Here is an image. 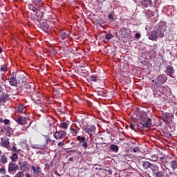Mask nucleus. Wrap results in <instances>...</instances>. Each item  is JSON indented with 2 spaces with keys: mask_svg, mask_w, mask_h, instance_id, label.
I'll list each match as a JSON object with an SVG mask.
<instances>
[{
  "mask_svg": "<svg viewBox=\"0 0 177 177\" xmlns=\"http://www.w3.org/2000/svg\"><path fill=\"white\" fill-rule=\"evenodd\" d=\"M124 158L125 160H127V161H129V155H124Z\"/></svg>",
  "mask_w": 177,
  "mask_h": 177,
  "instance_id": "55",
  "label": "nucleus"
},
{
  "mask_svg": "<svg viewBox=\"0 0 177 177\" xmlns=\"http://www.w3.org/2000/svg\"><path fill=\"white\" fill-rule=\"evenodd\" d=\"M18 74L19 73H17L16 72H13L10 75V78H8V81H9L10 85H11V86H17V78L16 77H17Z\"/></svg>",
  "mask_w": 177,
  "mask_h": 177,
  "instance_id": "6",
  "label": "nucleus"
},
{
  "mask_svg": "<svg viewBox=\"0 0 177 177\" xmlns=\"http://www.w3.org/2000/svg\"><path fill=\"white\" fill-rule=\"evenodd\" d=\"M60 37L62 41H66V38H68L70 37V31L68 30H63L60 32Z\"/></svg>",
  "mask_w": 177,
  "mask_h": 177,
  "instance_id": "20",
  "label": "nucleus"
},
{
  "mask_svg": "<svg viewBox=\"0 0 177 177\" xmlns=\"http://www.w3.org/2000/svg\"><path fill=\"white\" fill-rule=\"evenodd\" d=\"M9 100V94L3 93L0 95L1 103H6Z\"/></svg>",
  "mask_w": 177,
  "mask_h": 177,
  "instance_id": "22",
  "label": "nucleus"
},
{
  "mask_svg": "<svg viewBox=\"0 0 177 177\" xmlns=\"http://www.w3.org/2000/svg\"><path fill=\"white\" fill-rule=\"evenodd\" d=\"M0 174H1L2 175H5V174H6V169H5V167H1Z\"/></svg>",
  "mask_w": 177,
  "mask_h": 177,
  "instance_id": "46",
  "label": "nucleus"
},
{
  "mask_svg": "<svg viewBox=\"0 0 177 177\" xmlns=\"http://www.w3.org/2000/svg\"><path fill=\"white\" fill-rule=\"evenodd\" d=\"M3 122H4L5 125H8L9 124V122H10V121L8 119H5L3 120Z\"/></svg>",
  "mask_w": 177,
  "mask_h": 177,
  "instance_id": "53",
  "label": "nucleus"
},
{
  "mask_svg": "<svg viewBox=\"0 0 177 177\" xmlns=\"http://www.w3.org/2000/svg\"><path fill=\"white\" fill-rule=\"evenodd\" d=\"M154 31L156 33V35L158 36V37L162 38L164 37L165 29L162 28L161 25H156L155 26Z\"/></svg>",
  "mask_w": 177,
  "mask_h": 177,
  "instance_id": "9",
  "label": "nucleus"
},
{
  "mask_svg": "<svg viewBox=\"0 0 177 177\" xmlns=\"http://www.w3.org/2000/svg\"><path fill=\"white\" fill-rule=\"evenodd\" d=\"M26 150H30V148L28 147V145L26 147Z\"/></svg>",
  "mask_w": 177,
  "mask_h": 177,
  "instance_id": "64",
  "label": "nucleus"
},
{
  "mask_svg": "<svg viewBox=\"0 0 177 177\" xmlns=\"http://www.w3.org/2000/svg\"><path fill=\"white\" fill-rule=\"evenodd\" d=\"M138 129H145V128H151V122H150V119H148L147 122H140L137 124Z\"/></svg>",
  "mask_w": 177,
  "mask_h": 177,
  "instance_id": "12",
  "label": "nucleus"
},
{
  "mask_svg": "<svg viewBox=\"0 0 177 177\" xmlns=\"http://www.w3.org/2000/svg\"><path fill=\"white\" fill-rule=\"evenodd\" d=\"M28 122H29V125L27 127V128H28V127H30V125H31V122H30V119L24 118V119L22 120L21 125H27Z\"/></svg>",
  "mask_w": 177,
  "mask_h": 177,
  "instance_id": "31",
  "label": "nucleus"
},
{
  "mask_svg": "<svg viewBox=\"0 0 177 177\" xmlns=\"http://www.w3.org/2000/svg\"><path fill=\"white\" fill-rule=\"evenodd\" d=\"M140 37H141L140 33H136V34L135 35V38H136V39H140Z\"/></svg>",
  "mask_w": 177,
  "mask_h": 177,
  "instance_id": "50",
  "label": "nucleus"
},
{
  "mask_svg": "<svg viewBox=\"0 0 177 177\" xmlns=\"http://www.w3.org/2000/svg\"><path fill=\"white\" fill-rule=\"evenodd\" d=\"M77 139L80 143H82L83 149H88V142H86L85 137H81L79 136H77Z\"/></svg>",
  "mask_w": 177,
  "mask_h": 177,
  "instance_id": "17",
  "label": "nucleus"
},
{
  "mask_svg": "<svg viewBox=\"0 0 177 177\" xmlns=\"http://www.w3.org/2000/svg\"><path fill=\"white\" fill-rule=\"evenodd\" d=\"M32 100H35V102H38L39 101V97L37 96L36 95L33 94L32 95Z\"/></svg>",
  "mask_w": 177,
  "mask_h": 177,
  "instance_id": "42",
  "label": "nucleus"
},
{
  "mask_svg": "<svg viewBox=\"0 0 177 177\" xmlns=\"http://www.w3.org/2000/svg\"><path fill=\"white\" fill-rule=\"evenodd\" d=\"M17 169H19V165H17V164L14 162H10L8 164V174H14L15 172H17Z\"/></svg>",
  "mask_w": 177,
  "mask_h": 177,
  "instance_id": "8",
  "label": "nucleus"
},
{
  "mask_svg": "<svg viewBox=\"0 0 177 177\" xmlns=\"http://www.w3.org/2000/svg\"><path fill=\"white\" fill-rule=\"evenodd\" d=\"M18 165L20 171L24 174V172H28L30 171V164L27 161H19Z\"/></svg>",
  "mask_w": 177,
  "mask_h": 177,
  "instance_id": "4",
  "label": "nucleus"
},
{
  "mask_svg": "<svg viewBox=\"0 0 177 177\" xmlns=\"http://www.w3.org/2000/svg\"><path fill=\"white\" fill-rule=\"evenodd\" d=\"M162 118L165 121H168V120H171V113H164L162 115Z\"/></svg>",
  "mask_w": 177,
  "mask_h": 177,
  "instance_id": "32",
  "label": "nucleus"
},
{
  "mask_svg": "<svg viewBox=\"0 0 177 177\" xmlns=\"http://www.w3.org/2000/svg\"><path fill=\"white\" fill-rule=\"evenodd\" d=\"M157 38H158V36H157L156 30H153L149 37V39H151V41H157Z\"/></svg>",
  "mask_w": 177,
  "mask_h": 177,
  "instance_id": "25",
  "label": "nucleus"
},
{
  "mask_svg": "<svg viewBox=\"0 0 177 177\" xmlns=\"http://www.w3.org/2000/svg\"><path fill=\"white\" fill-rule=\"evenodd\" d=\"M152 174L154 177H165V173L164 171L160 170V167L157 165L152 171Z\"/></svg>",
  "mask_w": 177,
  "mask_h": 177,
  "instance_id": "7",
  "label": "nucleus"
},
{
  "mask_svg": "<svg viewBox=\"0 0 177 177\" xmlns=\"http://www.w3.org/2000/svg\"><path fill=\"white\" fill-rule=\"evenodd\" d=\"M12 133H13V129L8 127H6L4 135H6V136H10Z\"/></svg>",
  "mask_w": 177,
  "mask_h": 177,
  "instance_id": "26",
  "label": "nucleus"
},
{
  "mask_svg": "<svg viewBox=\"0 0 177 177\" xmlns=\"http://www.w3.org/2000/svg\"><path fill=\"white\" fill-rule=\"evenodd\" d=\"M12 151H13V153H19V151H20V149H17V148L14 146L12 149Z\"/></svg>",
  "mask_w": 177,
  "mask_h": 177,
  "instance_id": "49",
  "label": "nucleus"
},
{
  "mask_svg": "<svg viewBox=\"0 0 177 177\" xmlns=\"http://www.w3.org/2000/svg\"><path fill=\"white\" fill-rule=\"evenodd\" d=\"M165 73L167 75H169V77L174 78V75H172V74H174V67L171 66L170 65H167L166 66Z\"/></svg>",
  "mask_w": 177,
  "mask_h": 177,
  "instance_id": "18",
  "label": "nucleus"
},
{
  "mask_svg": "<svg viewBox=\"0 0 177 177\" xmlns=\"http://www.w3.org/2000/svg\"><path fill=\"white\" fill-rule=\"evenodd\" d=\"M90 79L93 82H96L97 81V77L95 75H91Z\"/></svg>",
  "mask_w": 177,
  "mask_h": 177,
  "instance_id": "44",
  "label": "nucleus"
},
{
  "mask_svg": "<svg viewBox=\"0 0 177 177\" xmlns=\"http://www.w3.org/2000/svg\"><path fill=\"white\" fill-rule=\"evenodd\" d=\"M106 39H113L114 38V35L111 33H108L105 35Z\"/></svg>",
  "mask_w": 177,
  "mask_h": 177,
  "instance_id": "38",
  "label": "nucleus"
},
{
  "mask_svg": "<svg viewBox=\"0 0 177 177\" xmlns=\"http://www.w3.org/2000/svg\"><path fill=\"white\" fill-rule=\"evenodd\" d=\"M109 19H110L111 20H114V17H113V15L109 14Z\"/></svg>",
  "mask_w": 177,
  "mask_h": 177,
  "instance_id": "54",
  "label": "nucleus"
},
{
  "mask_svg": "<svg viewBox=\"0 0 177 177\" xmlns=\"http://www.w3.org/2000/svg\"><path fill=\"white\" fill-rule=\"evenodd\" d=\"M44 136V140L46 142V145L48 146L49 143L52 142V139L49 138L48 136Z\"/></svg>",
  "mask_w": 177,
  "mask_h": 177,
  "instance_id": "36",
  "label": "nucleus"
},
{
  "mask_svg": "<svg viewBox=\"0 0 177 177\" xmlns=\"http://www.w3.org/2000/svg\"><path fill=\"white\" fill-rule=\"evenodd\" d=\"M118 146L115 145H111L110 149L113 151V153H118Z\"/></svg>",
  "mask_w": 177,
  "mask_h": 177,
  "instance_id": "30",
  "label": "nucleus"
},
{
  "mask_svg": "<svg viewBox=\"0 0 177 177\" xmlns=\"http://www.w3.org/2000/svg\"><path fill=\"white\" fill-rule=\"evenodd\" d=\"M142 162V165L144 168V169H151V170H153V169L155 168V167L157 165H154V164H151L150 162L149 161H142L141 162Z\"/></svg>",
  "mask_w": 177,
  "mask_h": 177,
  "instance_id": "11",
  "label": "nucleus"
},
{
  "mask_svg": "<svg viewBox=\"0 0 177 177\" xmlns=\"http://www.w3.org/2000/svg\"><path fill=\"white\" fill-rule=\"evenodd\" d=\"M42 18L44 19L45 20H50L52 19V12H46L44 14H41Z\"/></svg>",
  "mask_w": 177,
  "mask_h": 177,
  "instance_id": "24",
  "label": "nucleus"
},
{
  "mask_svg": "<svg viewBox=\"0 0 177 177\" xmlns=\"http://www.w3.org/2000/svg\"><path fill=\"white\" fill-rule=\"evenodd\" d=\"M145 16L147 19H150V17H153V16H154V12L151 10H147L145 11Z\"/></svg>",
  "mask_w": 177,
  "mask_h": 177,
  "instance_id": "27",
  "label": "nucleus"
},
{
  "mask_svg": "<svg viewBox=\"0 0 177 177\" xmlns=\"http://www.w3.org/2000/svg\"><path fill=\"white\" fill-rule=\"evenodd\" d=\"M0 162L2 164H6V162H8V158H6V156H5V155L1 156V157L0 158Z\"/></svg>",
  "mask_w": 177,
  "mask_h": 177,
  "instance_id": "33",
  "label": "nucleus"
},
{
  "mask_svg": "<svg viewBox=\"0 0 177 177\" xmlns=\"http://www.w3.org/2000/svg\"><path fill=\"white\" fill-rule=\"evenodd\" d=\"M54 138L57 140H62V139H64L66 136H67V132L66 131H56L53 134Z\"/></svg>",
  "mask_w": 177,
  "mask_h": 177,
  "instance_id": "5",
  "label": "nucleus"
},
{
  "mask_svg": "<svg viewBox=\"0 0 177 177\" xmlns=\"http://www.w3.org/2000/svg\"><path fill=\"white\" fill-rule=\"evenodd\" d=\"M71 133H73V135H77V133H78V130L77 129L71 127Z\"/></svg>",
  "mask_w": 177,
  "mask_h": 177,
  "instance_id": "40",
  "label": "nucleus"
},
{
  "mask_svg": "<svg viewBox=\"0 0 177 177\" xmlns=\"http://www.w3.org/2000/svg\"><path fill=\"white\" fill-rule=\"evenodd\" d=\"M97 94L99 96H103V92H102V91H97Z\"/></svg>",
  "mask_w": 177,
  "mask_h": 177,
  "instance_id": "56",
  "label": "nucleus"
},
{
  "mask_svg": "<svg viewBox=\"0 0 177 177\" xmlns=\"http://www.w3.org/2000/svg\"><path fill=\"white\" fill-rule=\"evenodd\" d=\"M32 149H39V145L33 144L32 145Z\"/></svg>",
  "mask_w": 177,
  "mask_h": 177,
  "instance_id": "52",
  "label": "nucleus"
},
{
  "mask_svg": "<svg viewBox=\"0 0 177 177\" xmlns=\"http://www.w3.org/2000/svg\"><path fill=\"white\" fill-rule=\"evenodd\" d=\"M120 32L123 38H131V33L126 28H121Z\"/></svg>",
  "mask_w": 177,
  "mask_h": 177,
  "instance_id": "16",
  "label": "nucleus"
},
{
  "mask_svg": "<svg viewBox=\"0 0 177 177\" xmlns=\"http://www.w3.org/2000/svg\"><path fill=\"white\" fill-rule=\"evenodd\" d=\"M132 151H133V153H140V149H139L138 147L133 148Z\"/></svg>",
  "mask_w": 177,
  "mask_h": 177,
  "instance_id": "45",
  "label": "nucleus"
},
{
  "mask_svg": "<svg viewBox=\"0 0 177 177\" xmlns=\"http://www.w3.org/2000/svg\"><path fill=\"white\" fill-rule=\"evenodd\" d=\"M176 176V174L169 171V174H166V177H174Z\"/></svg>",
  "mask_w": 177,
  "mask_h": 177,
  "instance_id": "41",
  "label": "nucleus"
},
{
  "mask_svg": "<svg viewBox=\"0 0 177 177\" xmlns=\"http://www.w3.org/2000/svg\"><path fill=\"white\" fill-rule=\"evenodd\" d=\"M19 158V156L16 153H13L10 157L12 162H16Z\"/></svg>",
  "mask_w": 177,
  "mask_h": 177,
  "instance_id": "34",
  "label": "nucleus"
},
{
  "mask_svg": "<svg viewBox=\"0 0 177 177\" xmlns=\"http://www.w3.org/2000/svg\"><path fill=\"white\" fill-rule=\"evenodd\" d=\"M139 120L145 123L147 122V121L149 120V121L151 122V119L147 117V113H146V112L140 113Z\"/></svg>",
  "mask_w": 177,
  "mask_h": 177,
  "instance_id": "14",
  "label": "nucleus"
},
{
  "mask_svg": "<svg viewBox=\"0 0 177 177\" xmlns=\"http://www.w3.org/2000/svg\"><path fill=\"white\" fill-rule=\"evenodd\" d=\"M84 132H86V133H88V135L91 136V135H93V133H95V131H96V126L91 125L88 127L84 128Z\"/></svg>",
  "mask_w": 177,
  "mask_h": 177,
  "instance_id": "13",
  "label": "nucleus"
},
{
  "mask_svg": "<svg viewBox=\"0 0 177 177\" xmlns=\"http://www.w3.org/2000/svg\"><path fill=\"white\" fill-rule=\"evenodd\" d=\"M6 127L1 128L0 132H2L5 134Z\"/></svg>",
  "mask_w": 177,
  "mask_h": 177,
  "instance_id": "57",
  "label": "nucleus"
},
{
  "mask_svg": "<svg viewBox=\"0 0 177 177\" xmlns=\"http://www.w3.org/2000/svg\"><path fill=\"white\" fill-rule=\"evenodd\" d=\"M1 177H12V176H9V175H4V176H1Z\"/></svg>",
  "mask_w": 177,
  "mask_h": 177,
  "instance_id": "61",
  "label": "nucleus"
},
{
  "mask_svg": "<svg viewBox=\"0 0 177 177\" xmlns=\"http://www.w3.org/2000/svg\"><path fill=\"white\" fill-rule=\"evenodd\" d=\"M32 2L33 3L28 5V9L35 16H39L40 10L42 9V0H32Z\"/></svg>",
  "mask_w": 177,
  "mask_h": 177,
  "instance_id": "1",
  "label": "nucleus"
},
{
  "mask_svg": "<svg viewBox=\"0 0 177 177\" xmlns=\"http://www.w3.org/2000/svg\"><path fill=\"white\" fill-rule=\"evenodd\" d=\"M171 168L173 169V171H175V169H177V162L176 160H171L169 162Z\"/></svg>",
  "mask_w": 177,
  "mask_h": 177,
  "instance_id": "29",
  "label": "nucleus"
},
{
  "mask_svg": "<svg viewBox=\"0 0 177 177\" xmlns=\"http://www.w3.org/2000/svg\"><path fill=\"white\" fill-rule=\"evenodd\" d=\"M60 127L61 128H63V129H67V128H68V124H67L66 122H62L60 124Z\"/></svg>",
  "mask_w": 177,
  "mask_h": 177,
  "instance_id": "37",
  "label": "nucleus"
},
{
  "mask_svg": "<svg viewBox=\"0 0 177 177\" xmlns=\"http://www.w3.org/2000/svg\"><path fill=\"white\" fill-rule=\"evenodd\" d=\"M24 117H18L15 119L16 122H17V124H19V125H21V124H23V120H24Z\"/></svg>",
  "mask_w": 177,
  "mask_h": 177,
  "instance_id": "35",
  "label": "nucleus"
},
{
  "mask_svg": "<svg viewBox=\"0 0 177 177\" xmlns=\"http://www.w3.org/2000/svg\"><path fill=\"white\" fill-rule=\"evenodd\" d=\"M130 128L131 129H135V124H131Z\"/></svg>",
  "mask_w": 177,
  "mask_h": 177,
  "instance_id": "58",
  "label": "nucleus"
},
{
  "mask_svg": "<svg viewBox=\"0 0 177 177\" xmlns=\"http://www.w3.org/2000/svg\"><path fill=\"white\" fill-rule=\"evenodd\" d=\"M41 13H42V12H41V11H40L39 15L37 16V17H39V19H42V15H41Z\"/></svg>",
  "mask_w": 177,
  "mask_h": 177,
  "instance_id": "59",
  "label": "nucleus"
},
{
  "mask_svg": "<svg viewBox=\"0 0 177 177\" xmlns=\"http://www.w3.org/2000/svg\"><path fill=\"white\" fill-rule=\"evenodd\" d=\"M39 27L41 28V30H43L44 32H48L49 30V24H48V22H43L40 24Z\"/></svg>",
  "mask_w": 177,
  "mask_h": 177,
  "instance_id": "21",
  "label": "nucleus"
},
{
  "mask_svg": "<svg viewBox=\"0 0 177 177\" xmlns=\"http://www.w3.org/2000/svg\"><path fill=\"white\" fill-rule=\"evenodd\" d=\"M152 82H154V84H152V89L154 91V89L160 88L162 84H165V82H167V77L160 75L157 77V78L152 80Z\"/></svg>",
  "mask_w": 177,
  "mask_h": 177,
  "instance_id": "2",
  "label": "nucleus"
},
{
  "mask_svg": "<svg viewBox=\"0 0 177 177\" xmlns=\"http://www.w3.org/2000/svg\"><path fill=\"white\" fill-rule=\"evenodd\" d=\"M17 77L21 88H28V86H30L27 76L24 75L23 73H18Z\"/></svg>",
  "mask_w": 177,
  "mask_h": 177,
  "instance_id": "3",
  "label": "nucleus"
},
{
  "mask_svg": "<svg viewBox=\"0 0 177 177\" xmlns=\"http://www.w3.org/2000/svg\"><path fill=\"white\" fill-rule=\"evenodd\" d=\"M141 5L143 8H151L153 6V0H142Z\"/></svg>",
  "mask_w": 177,
  "mask_h": 177,
  "instance_id": "19",
  "label": "nucleus"
},
{
  "mask_svg": "<svg viewBox=\"0 0 177 177\" xmlns=\"http://www.w3.org/2000/svg\"><path fill=\"white\" fill-rule=\"evenodd\" d=\"M106 172H108L109 175H113V170L109 169H105Z\"/></svg>",
  "mask_w": 177,
  "mask_h": 177,
  "instance_id": "51",
  "label": "nucleus"
},
{
  "mask_svg": "<svg viewBox=\"0 0 177 177\" xmlns=\"http://www.w3.org/2000/svg\"><path fill=\"white\" fill-rule=\"evenodd\" d=\"M31 169L33 175H39L41 172V167H39L31 166Z\"/></svg>",
  "mask_w": 177,
  "mask_h": 177,
  "instance_id": "23",
  "label": "nucleus"
},
{
  "mask_svg": "<svg viewBox=\"0 0 177 177\" xmlns=\"http://www.w3.org/2000/svg\"><path fill=\"white\" fill-rule=\"evenodd\" d=\"M151 161H158L159 164H167L168 163V160L167 158H157V156H151L149 158Z\"/></svg>",
  "mask_w": 177,
  "mask_h": 177,
  "instance_id": "10",
  "label": "nucleus"
},
{
  "mask_svg": "<svg viewBox=\"0 0 177 177\" xmlns=\"http://www.w3.org/2000/svg\"><path fill=\"white\" fill-rule=\"evenodd\" d=\"M70 152L71 153H75V150H71Z\"/></svg>",
  "mask_w": 177,
  "mask_h": 177,
  "instance_id": "63",
  "label": "nucleus"
},
{
  "mask_svg": "<svg viewBox=\"0 0 177 177\" xmlns=\"http://www.w3.org/2000/svg\"><path fill=\"white\" fill-rule=\"evenodd\" d=\"M17 111L18 113H20V114H23V113H24L26 111V109H24V105H23V104H21L17 109Z\"/></svg>",
  "mask_w": 177,
  "mask_h": 177,
  "instance_id": "28",
  "label": "nucleus"
},
{
  "mask_svg": "<svg viewBox=\"0 0 177 177\" xmlns=\"http://www.w3.org/2000/svg\"><path fill=\"white\" fill-rule=\"evenodd\" d=\"M14 177H24V173H23V171H19L14 176Z\"/></svg>",
  "mask_w": 177,
  "mask_h": 177,
  "instance_id": "39",
  "label": "nucleus"
},
{
  "mask_svg": "<svg viewBox=\"0 0 177 177\" xmlns=\"http://www.w3.org/2000/svg\"><path fill=\"white\" fill-rule=\"evenodd\" d=\"M0 146L1 147H4L6 149H9L10 147V142H9V138H6L3 140V138H1V142H0Z\"/></svg>",
  "mask_w": 177,
  "mask_h": 177,
  "instance_id": "15",
  "label": "nucleus"
},
{
  "mask_svg": "<svg viewBox=\"0 0 177 177\" xmlns=\"http://www.w3.org/2000/svg\"><path fill=\"white\" fill-rule=\"evenodd\" d=\"M46 144H44V145L39 147V150H43L45 151V150H48V147H46Z\"/></svg>",
  "mask_w": 177,
  "mask_h": 177,
  "instance_id": "43",
  "label": "nucleus"
},
{
  "mask_svg": "<svg viewBox=\"0 0 177 177\" xmlns=\"http://www.w3.org/2000/svg\"><path fill=\"white\" fill-rule=\"evenodd\" d=\"M8 70V67L6 66V65H2L1 67V71H4L6 72V71Z\"/></svg>",
  "mask_w": 177,
  "mask_h": 177,
  "instance_id": "48",
  "label": "nucleus"
},
{
  "mask_svg": "<svg viewBox=\"0 0 177 177\" xmlns=\"http://www.w3.org/2000/svg\"><path fill=\"white\" fill-rule=\"evenodd\" d=\"M69 161H74V159L73 158H69Z\"/></svg>",
  "mask_w": 177,
  "mask_h": 177,
  "instance_id": "62",
  "label": "nucleus"
},
{
  "mask_svg": "<svg viewBox=\"0 0 177 177\" xmlns=\"http://www.w3.org/2000/svg\"><path fill=\"white\" fill-rule=\"evenodd\" d=\"M63 146H64V140H62L57 144L58 147H63Z\"/></svg>",
  "mask_w": 177,
  "mask_h": 177,
  "instance_id": "47",
  "label": "nucleus"
},
{
  "mask_svg": "<svg viewBox=\"0 0 177 177\" xmlns=\"http://www.w3.org/2000/svg\"><path fill=\"white\" fill-rule=\"evenodd\" d=\"M26 177H32V176H31V175H30V174L27 173V174H26Z\"/></svg>",
  "mask_w": 177,
  "mask_h": 177,
  "instance_id": "60",
  "label": "nucleus"
}]
</instances>
